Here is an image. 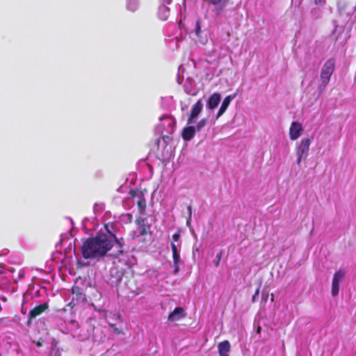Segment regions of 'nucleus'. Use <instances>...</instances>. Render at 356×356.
I'll list each match as a JSON object with an SVG mask.
<instances>
[{
  "label": "nucleus",
  "mask_w": 356,
  "mask_h": 356,
  "mask_svg": "<svg viewBox=\"0 0 356 356\" xmlns=\"http://www.w3.org/2000/svg\"><path fill=\"white\" fill-rule=\"evenodd\" d=\"M117 228L114 223H105L104 229H101L93 237H89L81 245L82 257L86 259H94L104 257L116 245L118 248L116 257L123 255L125 246L123 237L118 238Z\"/></svg>",
  "instance_id": "f257e3e1"
},
{
  "label": "nucleus",
  "mask_w": 356,
  "mask_h": 356,
  "mask_svg": "<svg viewBox=\"0 0 356 356\" xmlns=\"http://www.w3.org/2000/svg\"><path fill=\"white\" fill-rule=\"evenodd\" d=\"M335 59L334 58H330L325 61L321 68L320 75L321 84L320 88H323V90L330 82V78L335 70Z\"/></svg>",
  "instance_id": "f03ea898"
},
{
  "label": "nucleus",
  "mask_w": 356,
  "mask_h": 356,
  "mask_svg": "<svg viewBox=\"0 0 356 356\" xmlns=\"http://www.w3.org/2000/svg\"><path fill=\"white\" fill-rule=\"evenodd\" d=\"M135 222L137 225L138 235L135 236L134 234L132 236L133 239H134L136 237L147 235V234H151L152 224L148 223L147 218L141 216L137 217Z\"/></svg>",
  "instance_id": "7ed1b4c3"
},
{
  "label": "nucleus",
  "mask_w": 356,
  "mask_h": 356,
  "mask_svg": "<svg viewBox=\"0 0 356 356\" xmlns=\"http://www.w3.org/2000/svg\"><path fill=\"white\" fill-rule=\"evenodd\" d=\"M313 138H302L300 143L296 144V154L300 156H304V159H306L309 151V147L312 143Z\"/></svg>",
  "instance_id": "20e7f679"
},
{
  "label": "nucleus",
  "mask_w": 356,
  "mask_h": 356,
  "mask_svg": "<svg viewBox=\"0 0 356 356\" xmlns=\"http://www.w3.org/2000/svg\"><path fill=\"white\" fill-rule=\"evenodd\" d=\"M345 275V271L342 269L337 270L333 276L331 293L333 296H337L339 292V283Z\"/></svg>",
  "instance_id": "39448f33"
},
{
  "label": "nucleus",
  "mask_w": 356,
  "mask_h": 356,
  "mask_svg": "<svg viewBox=\"0 0 356 356\" xmlns=\"http://www.w3.org/2000/svg\"><path fill=\"white\" fill-rule=\"evenodd\" d=\"M49 308V305L47 302H44L42 305H38L32 309L28 316L27 325H30L31 324L33 318H36L37 316L42 314L46 309Z\"/></svg>",
  "instance_id": "423d86ee"
},
{
  "label": "nucleus",
  "mask_w": 356,
  "mask_h": 356,
  "mask_svg": "<svg viewBox=\"0 0 356 356\" xmlns=\"http://www.w3.org/2000/svg\"><path fill=\"white\" fill-rule=\"evenodd\" d=\"M170 245L172 252L174 273L177 274L179 271V264L181 262V257L175 243L174 242H171Z\"/></svg>",
  "instance_id": "0eeeda50"
},
{
  "label": "nucleus",
  "mask_w": 356,
  "mask_h": 356,
  "mask_svg": "<svg viewBox=\"0 0 356 356\" xmlns=\"http://www.w3.org/2000/svg\"><path fill=\"white\" fill-rule=\"evenodd\" d=\"M302 131V126L298 122H293L289 129V136L291 140L298 139Z\"/></svg>",
  "instance_id": "6e6552de"
},
{
  "label": "nucleus",
  "mask_w": 356,
  "mask_h": 356,
  "mask_svg": "<svg viewBox=\"0 0 356 356\" xmlns=\"http://www.w3.org/2000/svg\"><path fill=\"white\" fill-rule=\"evenodd\" d=\"M229 1L230 0H207L209 4H211L214 6V12L218 15L222 13Z\"/></svg>",
  "instance_id": "1a4fd4ad"
},
{
  "label": "nucleus",
  "mask_w": 356,
  "mask_h": 356,
  "mask_svg": "<svg viewBox=\"0 0 356 356\" xmlns=\"http://www.w3.org/2000/svg\"><path fill=\"white\" fill-rule=\"evenodd\" d=\"M202 102L201 99H199L191 108L190 116L188 119V124H191L193 122V120L199 115L202 110Z\"/></svg>",
  "instance_id": "9d476101"
},
{
  "label": "nucleus",
  "mask_w": 356,
  "mask_h": 356,
  "mask_svg": "<svg viewBox=\"0 0 356 356\" xmlns=\"http://www.w3.org/2000/svg\"><path fill=\"white\" fill-rule=\"evenodd\" d=\"M186 316V313L184 312L183 307H175L173 312H172L168 317L170 321L174 322L181 320Z\"/></svg>",
  "instance_id": "9b49d317"
},
{
  "label": "nucleus",
  "mask_w": 356,
  "mask_h": 356,
  "mask_svg": "<svg viewBox=\"0 0 356 356\" xmlns=\"http://www.w3.org/2000/svg\"><path fill=\"white\" fill-rule=\"evenodd\" d=\"M160 120L164 121L163 126H165V124L168 126L167 132L170 134H172L175 131V127L176 125L175 119L172 116L163 115L160 118Z\"/></svg>",
  "instance_id": "f8f14e48"
},
{
  "label": "nucleus",
  "mask_w": 356,
  "mask_h": 356,
  "mask_svg": "<svg viewBox=\"0 0 356 356\" xmlns=\"http://www.w3.org/2000/svg\"><path fill=\"white\" fill-rule=\"evenodd\" d=\"M236 93L235 92L234 94L227 96L224 99V100L218 110V112L217 113L216 118H219L225 112V111L227 110V107L229 106L230 102H232V99H234L236 97Z\"/></svg>",
  "instance_id": "ddd939ff"
},
{
  "label": "nucleus",
  "mask_w": 356,
  "mask_h": 356,
  "mask_svg": "<svg viewBox=\"0 0 356 356\" xmlns=\"http://www.w3.org/2000/svg\"><path fill=\"white\" fill-rule=\"evenodd\" d=\"M72 293L74 296L73 298H74L76 303L84 302L86 300V296L83 289L77 286H74L72 288Z\"/></svg>",
  "instance_id": "4468645a"
},
{
  "label": "nucleus",
  "mask_w": 356,
  "mask_h": 356,
  "mask_svg": "<svg viewBox=\"0 0 356 356\" xmlns=\"http://www.w3.org/2000/svg\"><path fill=\"white\" fill-rule=\"evenodd\" d=\"M219 356H229L231 345L229 341L225 340L218 345Z\"/></svg>",
  "instance_id": "2eb2a0df"
},
{
  "label": "nucleus",
  "mask_w": 356,
  "mask_h": 356,
  "mask_svg": "<svg viewBox=\"0 0 356 356\" xmlns=\"http://www.w3.org/2000/svg\"><path fill=\"white\" fill-rule=\"evenodd\" d=\"M221 99L220 94L218 92H215L212 94L207 102L208 108L213 110L218 106Z\"/></svg>",
  "instance_id": "dca6fc26"
},
{
  "label": "nucleus",
  "mask_w": 356,
  "mask_h": 356,
  "mask_svg": "<svg viewBox=\"0 0 356 356\" xmlns=\"http://www.w3.org/2000/svg\"><path fill=\"white\" fill-rule=\"evenodd\" d=\"M195 134V127L193 126H188L184 128L182 131V138L186 141H188L194 138Z\"/></svg>",
  "instance_id": "f3484780"
},
{
  "label": "nucleus",
  "mask_w": 356,
  "mask_h": 356,
  "mask_svg": "<svg viewBox=\"0 0 356 356\" xmlns=\"http://www.w3.org/2000/svg\"><path fill=\"white\" fill-rule=\"evenodd\" d=\"M137 206L138 209V213L142 216H145L146 214L147 207L145 196H143L142 197L138 199Z\"/></svg>",
  "instance_id": "a211bd4d"
},
{
  "label": "nucleus",
  "mask_w": 356,
  "mask_h": 356,
  "mask_svg": "<svg viewBox=\"0 0 356 356\" xmlns=\"http://www.w3.org/2000/svg\"><path fill=\"white\" fill-rule=\"evenodd\" d=\"M114 270H115L114 273L115 275V277L113 276V270H112L111 274V281L113 284H115L117 286L121 282L123 273H122V271H120L117 269H115Z\"/></svg>",
  "instance_id": "6ab92c4d"
},
{
  "label": "nucleus",
  "mask_w": 356,
  "mask_h": 356,
  "mask_svg": "<svg viewBox=\"0 0 356 356\" xmlns=\"http://www.w3.org/2000/svg\"><path fill=\"white\" fill-rule=\"evenodd\" d=\"M208 123V121L206 118H203L198 122L195 127V130L197 131H201Z\"/></svg>",
  "instance_id": "aec40b11"
},
{
  "label": "nucleus",
  "mask_w": 356,
  "mask_h": 356,
  "mask_svg": "<svg viewBox=\"0 0 356 356\" xmlns=\"http://www.w3.org/2000/svg\"><path fill=\"white\" fill-rule=\"evenodd\" d=\"M130 196L133 198L137 197L138 199L144 196L143 193L138 189L131 190L130 191Z\"/></svg>",
  "instance_id": "412c9836"
},
{
  "label": "nucleus",
  "mask_w": 356,
  "mask_h": 356,
  "mask_svg": "<svg viewBox=\"0 0 356 356\" xmlns=\"http://www.w3.org/2000/svg\"><path fill=\"white\" fill-rule=\"evenodd\" d=\"M222 250H220L218 253H217V254L216 256V259L214 261V264H215L216 267H218L219 266L220 261H221V259H222Z\"/></svg>",
  "instance_id": "4be33fe9"
},
{
  "label": "nucleus",
  "mask_w": 356,
  "mask_h": 356,
  "mask_svg": "<svg viewBox=\"0 0 356 356\" xmlns=\"http://www.w3.org/2000/svg\"><path fill=\"white\" fill-rule=\"evenodd\" d=\"M195 35L197 36H199V35H200V33L201 32V24H200V20H197L195 22Z\"/></svg>",
  "instance_id": "5701e85b"
},
{
  "label": "nucleus",
  "mask_w": 356,
  "mask_h": 356,
  "mask_svg": "<svg viewBox=\"0 0 356 356\" xmlns=\"http://www.w3.org/2000/svg\"><path fill=\"white\" fill-rule=\"evenodd\" d=\"M260 293V286L257 287L255 290L254 295L252 297V302H255L259 298Z\"/></svg>",
  "instance_id": "b1692460"
},
{
  "label": "nucleus",
  "mask_w": 356,
  "mask_h": 356,
  "mask_svg": "<svg viewBox=\"0 0 356 356\" xmlns=\"http://www.w3.org/2000/svg\"><path fill=\"white\" fill-rule=\"evenodd\" d=\"M110 326L114 330V331L118 333V334H122V331L120 329H118L117 327H116V325L115 324H112L111 323L110 324Z\"/></svg>",
  "instance_id": "393cba45"
},
{
  "label": "nucleus",
  "mask_w": 356,
  "mask_h": 356,
  "mask_svg": "<svg viewBox=\"0 0 356 356\" xmlns=\"http://www.w3.org/2000/svg\"><path fill=\"white\" fill-rule=\"evenodd\" d=\"M179 238H180V234H179V233H175V234L172 235V241H173L172 242H174V243H175V241H179Z\"/></svg>",
  "instance_id": "a878e982"
},
{
  "label": "nucleus",
  "mask_w": 356,
  "mask_h": 356,
  "mask_svg": "<svg viewBox=\"0 0 356 356\" xmlns=\"http://www.w3.org/2000/svg\"><path fill=\"white\" fill-rule=\"evenodd\" d=\"M298 158H297V160H296V163L297 164L299 165L302 161V159H304V156H300V155H297Z\"/></svg>",
  "instance_id": "bb28decb"
},
{
  "label": "nucleus",
  "mask_w": 356,
  "mask_h": 356,
  "mask_svg": "<svg viewBox=\"0 0 356 356\" xmlns=\"http://www.w3.org/2000/svg\"><path fill=\"white\" fill-rule=\"evenodd\" d=\"M187 210H188V218H191V216H192V207H191V205H189L187 207Z\"/></svg>",
  "instance_id": "cd10ccee"
},
{
  "label": "nucleus",
  "mask_w": 356,
  "mask_h": 356,
  "mask_svg": "<svg viewBox=\"0 0 356 356\" xmlns=\"http://www.w3.org/2000/svg\"><path fill=\"white\" fill-rule=\"evenodd\" d=\"M315 4H324L325 2V0H313Z\"/></svg>",
  "instance_id": "c85d7f7f"
},
{
  "label": "nucleus",
  "mask_w": 356,
  "mask_h": 356,
  "mask_svg": "<svg viewBox=\"0 0 356 356\" xmlns=\"http://www.w3.org/2000/svg\"><path fill=\"white\" fill-rule=\"evenodd\" d=\"M162 138H163V140L164 141V143H168V140H170V138L168 136H163Z\"/></svg>",
  "instance_id": "c756f323"
},
{
  "label": "nucleus",
  "mask_w": 356,
  "mask_h": 356,
  "mask_svg": "<svg viewBox=\"0 0 356 356\" xmlns=\"http://www.w3.org/2000/svg\"><path fill=\"white\" fill-rule=\"evenodd\" d=\"M134 6H135L134 5V2H133V5H132L131 2H130V3L129 5V9L132 10V11L135 10L136 8L134 7Z\"/></svg>",
  "instance_id": "7c9ffc66"
},
{
  "label": "nucleus",
  "mask_w": 356,
  "mask_h": 356,
  "mask_svg": "<svg viewBox=\"0 0 356 356\" xmlns=\"http://www.w3.org/2000/svg\"><path fill=\"white\" fill-rule=\"evenodd\" d=\"M75 301L76 300H74V298H72V301L68 304V305L70 306L71 307H73L75 305Z\"/></svg>",
  "instance_id": "2f4dec72"
}]
</instances>
